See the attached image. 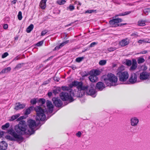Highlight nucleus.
Instances as JSON below:
<instances>
[{
	"instance_id": "nucleus-1",
	"label": "nucleus",
	"mask_w": 150,
	"mask_h": 150,
	"mask_svg": "<svg viewBox=\"0 0 150 150\" xmlns=\"http://www.w3.org/2000/svg\"><path fill=\"white\" fill-rule=\"evenodd\" d=\"M36 121H38V120ZM38 121L39 122L38 123L37 125L35 120L32 119L28 120V125L29 127V129H26V126L25 124V121H21L20 124L15 126L14 128L15 130L12 128L7 130L6 133H9L12 136L7 135L5 136V138L6 139L10 141H16L17 142H22L23 139V137L21 135L18 134L22 135L27 134L30 135L34 134L35 131L34 130L35 128L37 126L41 124L40 121L41 122L42 121L39 120Z\"/></svg>"
},
{
	"instance_id": "nucleus-2",
	"label": "nucleus",
	"mask_w": 150,
	"mask_h": 150,
	"mask_svg": "<svg viewBox=\"0 0 150 150\" xmlns=\"http://www.w3.org/2000/svg\"><path fill=\"white\" fill-rule=\"evenodd\" d=\"M47 110L42 109L40 106H37L34 108L36 112V119L37 120L43 121L46 119V115L45 113H51L53 111V106L52 102L49 100H47L46 102Z\"/></svg>"
},
{
	"instance_id": "nucleus-3",
	"label": "nucleus",
	"mask_w": 150,
	"mask_h": 150,
	"mask_svg": "<svg viewBox=\"0 0 150 150\" xmlns=\"http://www.w3.org/2000/svg\"><path fill=\"white\" fill-rule=\"evenodd\" d=\"M81 89H78V91L72 90L74 93L73 97H81L83 96L85 93V91L87 90L86 94L91 96L93 97H95L96 96V92L94 89L93 87L91 85L90 86H84Z\"/></svg>"
},
{
	"instance_id": "nucleus-4",
	"label": "nucleus",
	"mask_w": 150,
	"mask_h": 150,
	"mask_svg": "<svg viewBox=\"0 0 150 150\" xmlns=\"http://www.w3.org/2000/svg\"><path fill=\"white\" fill-rule=\"evenodd\" d=\"M104 80L107 86H111L117 85V78L114 74L110 73L104 78Z\"/></svg>"
},
{
	"instance_id": "nucleus-5",
	"label": "nucleus",
	"mask_w": 150,
	"mask_h": 150,
	"mask_svg": "<svg viewBox=\"0 0 150 150\" xmlns=\"http://www.w3.org/2000/svg\"><path fill=\"white\" fill-rule=\"evenodd\" d=\"M69 93L65 91L61 92L60 94V96L62 100L64 101L68 100L70 102H72L74 100L73 97L74 95V93L73 92L72 89H69Z\"/></svg>"
},
{
	"instance_id": "nucleus-6",
	"label": "nucleus",
	"mask_w": 150,
	"mask_h": 150,
	"mask_svg": "<svg viewBox=\"0 0 150 150\" xmlns=\"http://www.w3.org/2000/svg\"><path fill=\"white\" fill-rule=\"evenodd\" d=\"M117 74L119 78V80L123 82L125 81L129 76V74L127 71H124L123 72H117Z\"/></svg>"
},
{
	"instance_id": "nucleus-7",
	"label": "nucleus",
	"mask_w": 150,
	"mask_h": 150,
	"mask_svg": "<svg viewBox=\"0 0 150 150\" xmlns=\"http://www.w3.org/2000/svg\"><path fill=\"white\" fill-rule=\"evenodd\" d=\"M122 21V20L120 18L113 19L109 21V23L110 25L113 27L121 26L126 24V23H118L121 22Z\"/></svg>"
},
{
	"instance_id": "nucleus-8",
	"label": "nucleus",
	"mask_w": 150,
	"mask_h": 150,
	"mask_svg": "<svg viewBox=\"0 0 150 150\" xmlns=\"http://www.w3.org/2000/svg\"><path fill=\"white\" fill-rule=\"evenodd\" d=\"M52 101L56 107H60L62 105L61 100L58 98H52Z\"/></svg>"
},
{
	"instance_id": "nucleus-9",
	"label": "nucleus",
	"mask_w": 150,
	"mask_h": 150,
	"mask_svg": "<svg viewBox=\"0 0 150 150\" xmlns=\"http://www.w3.org/2000/svg\"><path fill=\"white\" fill-rule=\"evenodd\" d=\"M137 75L135 73L132 74L131 75L129 79V83L128 84H133L137 82Z\"/></svg>"
},
{
	"instance_id": "nucleus-10",
	"label": "nucleus",
	"mask_w": 150,
	"mask_h": 150,
	"mask_svg": "<svg viewBox=\"0 0 150 150\" xmlns=\"http://www.w3.org/2000/svg\"><path fill=\"white\" fill-rule=\"evenodd\" d=\"M139 122V120L136 117H133L130 119V123L131 126H137Z\"/></svg>"
},
{
	"instance_id": "nucleus-11",
	"label": "nucleus",
	"mask_w": 150,
	"mask_h": 150,
	"mask_svg": "<svg viewBox=\"0 0 150 150\" xmlns=\"http://www.w3.org/2000/svg\"><path fill=\"white\" fill-rule=\"evenodd\" d=\"M149 76L148 73L146 71H143L140 74L139 78L141 80H146L148 79Z\"/></svg>"
},
{
	"instance_id": "nucleus-12",
	"label": "nucleus",
	"mask_w": 150,
	"mask_h": 150,
	"mask_svg": "<svg viewBox=\"0 0 150 150\" xmlns=\"http://www.w3.org/2000/svg\"><path fill=\"white\" fill-rule=\"evenodd\" d=\"M105 87L104 83L101 82H98L96 85V89L100 91L102 90Z\"/></svg>"
},
{
	"instance_id": "nucleus-13",
	"label": "nucleus",
	"mask_w": 150,
	"mask_h": 150,
	"mask_svg": "<svg viewBox=\"0 0 150 150\" xmlns=\"http://www.w3.org/2000/svg\"><path fill=\"white\" fill-rule=\"evenodd\" d=\"M8 146L7 144L4 141L0 142V150H5Z\"/></svg>"
},
{
	"instance_id": "nucleus-14",
	"label": "nucleus",
	"mask_w": 150,
	"mask_h": 150,
	"mask_svg": "<svg viewBox=\"0 0 150 150\" xmlns=\"http://www.w3.org/2000/svg\"><path fill=\"white\" fill-rule=\"evenodd\" d=\"M90 75L88 77L90 81L92 82H96L98 81V77L96 75L90 74Z\"/></svg>"
},
{
	"instance_id": "nucleus-15",
	"label": "nucleus",
	"mask_w": 150,
	"mask_h": 150,
	"mask_svg": "<svg viewBox=\"0 0 150 150\" xmlns=\"http://www.w3.org/2000/svg\"><path fill=\"white\" fill-rule=\"evenodd\" d=\"M74 86H77V88L78 89H81L83 88V86H84L83 85L82 83L81 82H78L76 81H74L72 82Z\"/></svg>"
},
{
	"instance_id": "nucleus-16",
	"label": "nucleus",
	"mask_w": 150,
	"mask_h": 150,
	"mask_svg": "<svg viewBox=\"0 0 150 150\" xmlns=\"http://www.w3.org/2000/svg\"><path fill=\"white\" fill-rule=\"evenodd\" d=\"M25 107V105L24 104H21L20 103L16 104V106L14 109L16 110L23 109Z\"/></svg>"
},
{
	"instance_id": "nucleus-17",
	"label": "nucleus",
	"mask_w": 150,
	"mask_h": 150,
	"mask_svg": "<svg viewBox=\"0 0 150 150\" xmlns=\"http://www.w3.org/2000/svg\"><path fill=\"white\" fill-rule=\"evenodd\" d=\"M132 65L129 69V70L131 71L135 70L137 67V62L135 59H132Z\"/></svg>"
},
{
	"instance_id": "nucleus-18",
	"label": "nucleus",
	"mask_w": 150,
	"mask_h": 150,
	"mask_svg": "<svg viewBox=\"0 0 150 150\" xmlns=\"http://www.w3.org/2000/svg\"><path fill=\"white\" fill-rule=\"evenodd\" d=\"M129 43V42L127 39H124L119 42V45L121 46H124L127 45Z\"/></svg>"
},
{
	"instance_id": "nucleus-19",
	"label": "nucleus",
	"mask_w": 150,
	"mask_h": 150,
	"mask_svg": "<svg viewBox=\"0 0 150 150\" xmlns=\"http://www.w3.org/2000/svg\"><path fill=\"white\" fill-rule=\"evenodd\" d=\"M147 22L146 20H140L138 21L137 25L140 26H144L146 25V23Z\"/></svg>"
},
{
	"instance_id": "nucleus-20",
	"label": "nucleus",
	"mask_w": 150,
	"mask_h": 150,
	"mask_svg": "<svg viewBox=\"0 0 150 150\" xmlns=\"http://www.w3.org/2000/svg\"><path fill=\"white\" fill-rule=\"evenodd\" d=\"M46 0H42L40 4V6L42 9H44L46 6Z\"/></svg>"
},
{
	"instance_id": "nucleus-21",
	"label": "nucleus",
	"mask_w": 150,
	"mask_h": 150,
	"mask_svg": "<svg viewBox=\"0 0 150 150\" xmlns=\"http://www.w3.org/2000/svg\"><path fill=\"white\" fill-rule=\"evenodd\" d=\"M100 73V71L97 69H95L93 71H91L90 72V74H92L96 75V76L99 75Z\"/></svg>"
},
{
	"instance_id": "nucleus-22",
	"label": "nucleus",
	"mask_w": 150,
	"mask_h": 150,
	"mask_svg": "<svg viewBox=\"0 0 150 150\" xmlns=\"http://www.w3.org/2000/svg\"><path fill=\"white\" fill-rule=\"evenodd\" d=\"M32 109V108L31 106L29 108L26 109V110L24 111V114L26 115L29 114L30 113Z\"/></svg>"
},
{
	"instance_id": "nucleus-23",
	"label": "nucleus",
	"mask_w": 150,
	"mask_h": 150,
	"mask_svg": "<svg viewBox=\"0 0 150 150\" xmlns=\"http://www.w3.org/2000/svg\"><path fill=\"white\" fill-rule=\"evenodd\" d=\"M34 27L33 25V24H30L26 29V32L28 33H30L33 29Z\"/></svg>"
},
{
	"instance_id": "nucleus-24",
	"label": "nucleus",
	"mask_w": 150,
	"mask_h": 150,
	"mask_svg": "<svg viewBox=\"0 0 150 150\" xmlns=\"http://www.w3.org/2000/svg\"><path fill=\"white\" fill-rule=\"evenodd\" d=\"M11 70V68L10 67L6 68L3 70H2L1 72V73H7L10 71Z\"/></svg>"
},
{
	"instance_id": "nucleus-25",
	"label": "nucleus",
	"mask_w": 150,
	"mask_h": 150,
	"mask_svg": "<svg viewBox=\"0 0 150 150\" xmlns=\"http://www.w3.org/2000/svg\"><path fill=\"white\" fill-rule=\"evenodd\" d=\"M61 89L60 87H57L53 91V93L55 95L60 92Z\"/></svg>"
},
{
	"instance_id": "nucleus-26",
	"label": "nucleus",
	"mask_w": 150,
	"mask_h": 150,
	"mask_svg": "<svg viewBox=\"0 0 150 150\" xmlns=\"http://www.w3.org/2000/svg\"><path fill=\"white\" fill-rule=\"evenodd\" d=\"M20 116V114H18L16 115H13L11 117V119L10 120V121H13L17 119Z\"/></svg>"
},
{
	"instance_id": "nucleus-27",
	"label": "nucleus",
	"mask_w": 150,
	"mask_h": 150,
	"mask_svg": "<svg viewBox=\"0 0 150 150\" xmlns=\"http://www.w3.org/2000/svg\"><path fill=\"white\" fill-rule=\"evenodd\" d=\"M125 69V67L123 65H122L120 67L118 68L117 72H123Z\"/></svg>"
},
{
	"instance_id": "nucleus-28",
	"label": "nucleus",
	"mask_w": 150,
	"mask_h": 150,
	"mask_svg": "<svg viewBox=\"0 0 150 150\" xmlns=\"http://www.w3.org/2000/svg\"><path fill=\"white\" fill-rule=\"evenodd\" d=\"M131 13V11H126L124 13H120L119 15H117L115 16V17H116L117 16H124L126 15H127L130 13Z\"/></svg>"
},
{
	"instance_id": "nucleus-29",
	"label": "nucleus",
	"mask_w": 150,
	"mask_h": 150,
	"mask_svg": "<svg viewBox=\"0 0 150 150\" xmlns=\"http://www.w3.org/2000/svg\"><path fill=\"white\" fill-rule=\"evenodd\" d=\"M10 126L9 123H6L5 125H3L1 127V128L2 129L5 130L7 129Z\"/></svg>"
},
{
	"instance_id": "nucleus-30",
	"label": "nucleus",
	"mask_w": 150,
	"mask_h": 150,
	"mask_svg": "<svg viewBox=\"0 0 150 150\" xmlns=\"http://www.w3.org/2000/svg\"><path fill=\"white\" fill-rule=\"evenodd\" d=\"M145 61V59L142 57H139L137 60V62L138 64H140L143 63Z\"/></svg>"
},
{
	"instance_id": "nucleus-31",
	"label": "nucleus",
	"mask_w": 150,
	"mask_h": 150,
	"mask_svg": "<svg viewBox=\"0 0 150 150\" xmlns=\"http://www.w3.org/2000/svg\"><path fill=\"white\" fill-rule=\"evenodd\" d=\"M106 63V61L105 60H102L100 61L99 64L100 65L103 66Z\"/></svg>"
},
{
	"instance_id": "nucleus-32",
	"label": "nucleus",
	"mask_w": 150,
	"mask_h": 150,
	"mask_svg": "<svg viewBox=\"0 0 150 150\" xmlns=\"http://www.w3.org/2000/svg\"><path fill=\"white\" fill-rule=\"evenodd\" d=\"M132 64V61L130 60L126 59L125 62V64L128 66H130Z\"/></svg>"
},
{
	"instance_id": "nucleus-33",
	"label": "nucleus",
	"mask_w": 150,
	"mask_h": 150,
	"mask_svg": "<svg viewBox=\"0 0 150 150\" xmlns=\"http://www.w3.org/2000/svg\"><path fill=\"white\" fill-rule=\"evenodd\" d=\"M45 99L44 98H40V99L38 102L39 103H40L42 105L45 104Z\"/></svg>"
},
{
	"instance_id": "nucleus-34",
	"label": "nucleus",
	"mask_w": 150,
	"mask_h": 150,
	"mask_svg": "<svg viewBox=\"0 0 150 150\" xmlns=\"http://www.w3.org/2000/svg\"><path fill=\"white\" fill-rule=\"evenodd\" d=\"M84 57H79L77 58L76 59V61L78 62H80L82 61L84 59Z\"/></svg>"
},
{
	"instance_id": "nucleus-35",
	"label": "nucleus",
	"mask_w": 150,
	"mask_h": 150,
	"mask_svg": "<svg viewBox=\"0 0 150 150\" xmlns=\"http://www.w3.org/2000/svg\"><path fill=\"white\" fill-rule=\"evenodd\" d=\"M143 12L145 14L147 15L150 12V8H148L144 9Z\"/></svg>"
},
{
	"instance_id": "nucleus-36",
	"label": "nucleus",
	"mask_w": 150,
	"mask_h": 150,
	"mask_svg": "<svg viewBox=\"0 0 150 150\" xmlns=\"http://www.w3.org/2000/svg\"><path fill=\"white\" fill-rule=\"evenodd\" d=\"M69 40H66L64 42L62 43H60L59 45L60 48H61L62 47H63L64 45H65L67 43L69 42Z\"/></svg>"
},
{
	"instance_id": "nucleus-37",
	"label": "nucleus",
	"mask_w": 150,
	"mask_h": 150,
	"mask_svg": "<svg viewBox=\"0 0 150 150\" xmlns=\"http://www.w3.org/2000/svg\"><path fill=\"white\" fill-rule=\"evenodd\" d=\"M66 2V1L64 0H62L60 1H57V3H58L59 4L61 5L63 4H64Z\"/></svg>"
},
{
	"instance_id": "nucleus-38",
	"label": "nucleus",
	"mask_w": 150,
	"mask_h": 150,
	"mask_svg": "<svg viewBox=\"0 0 150 150\" xmlns=\"http://www.w3.org/2000/svg\"><path fill=\"white\" fill-rule=\"evenodd\" d=\"M74 9V7L71 5H70L69 7H67V9H69L71 11H72Z\"/></svg>"
},
{
	"instance_id": "nucleus-39",
	"label": "nucleus",
	"mask_w": 150,
	"mask_h": 150,
	"mask_svg": "<svg viewBox=\"0 0 150 150\" xmlns=\"http://www.w3.org/2000/svg\"><path fill=\"white\" fill-rule=\"evenodd\" d=\"M18 20H21L22 19V12L21 11H20L19 12L18 15Z\"/></svg>"
},
{
	"instance_id": "nucleus-40",
	"label": "nucleus",
	"mask_w": 150,
	"mask_h": 150,
	"mask_svg": "<svg viewBox=\"0 0 150 150\" xmlns=\"http://www.w3.org/2000/svg\"><path fill=\"white\" fill-rule=\"evenodd\" d=\"M37 102L36 99L33 98L31 100L30 102L33 105L35 104Z\"/></svg>"
},
{
	"instance_id": "nucleus-41",
	"label": "nucleus",
	"mask_w": 150,
	"mask_h": 150,
	"mask_svg": "<svg viewBox=\"0 0 150 150\" xmlns=\"http://www.w3.org/2000/svg\"><path fill=\"white\" fill-rule=\"evenodd\" d=\"M62 89L63 90V91H66V90H67V92H69V89H71V88H69V87L66 86H62Z\"/></svg>"
},
{
	"instance_id": "nucleus-42",
	"label": "nucleus",
	"mask_w": 150,
	"mask_h": 150,
	"mask_svg": "<svg viewBox=\"0 0 150 150\" xmlns=\"http://www.w3.org/2000/svg\"><path fill=\"white\" fill-rule=\"evenodd\" d=\"M116 48L115 47H110L108 48V50L109 52L113 51L115 50Z\"/></svg>"
},
{
	"instance_id": "nucleus-43",
	"label": "nucleus",
	"mask_w": 150,
	"mask_h": 150,
	"mask_svg": "<svg viewBox=\"0 0 150 150\" xmlns=\"http://www.w3.org/2000/svg\"><path fill=\"white\" fill-rule=\"evenodd\" d=\"M23 64V63H22V64L20 63V64H18L16 65V67H15V69H19L21 68Z\"/></svg>"
},
{
	"instance_id": "nucleus-44",
	"label": "nucleus",
	"mask_w": 150,
	"mask_h": 150,
	"mask_svg": "<svg viewBox=\"0 0 150 150\" xmlns=\"http://www.w3.org/2000/svg\"><path fill=\"white\" fill-rule=\"evenodd\" d=\"M43 43V41H40L36 44V45L37 47L40 46L42 45Z\"/></svg>"
},
{
	"instance_id": "nucleus-45",
	"label": "nucleus",
	"mask_w": 150,
	"mask_h": 150,
	"mask_svg": "<svg viewBox=\"0 0 150 150\" xmlns=\"http://www.w3.org/2000/svg\"><path fill=\"white\" fill-rule=\"evenodd\" d=\"M8 55V54L7 52H6L4 53L2 55V58H4L7 57Z\"/></svg>"
},
{
	"instance_id": "nucleus-46",
	"label": "nucleus",
	"mask_w": 150,
	"mask_h": 150,
	"mask_svg": "<svg viewBox=\"0 0 150 150\" xmlns=\"http://www.w3.org/2000/svg\"><path fill=\"white\" fill-rule=\"evenodd\" d=\"M24 119V117L23 116H21L20 117L18 118L17 120V121H20V122L19 123V124H21V121H22V120H23Z\"/></svg>"
},
{
	"instance_id": "nucleus-47",
	"label": "nucleus",
	"mask_w": 150,
	"mask_h": 150,
	"mask_svg": "<svg viewBox=\"0 0 150 150\" xmlns=\"http://www.w3.org/2000/svg\"><path fill=\"white\" fill-rule=\"evenodd\" d=\"M43 65L42 64L39 65L38 67V69L40 70V71H42L44 69L43 68Z\"/></svg>"
},
{
	"instance_id": "nucleus-48",
	"label": "nucleus",
	"mask_w": 150,
	"mask_h": 150,
	"mask_svg": "<svg viewBox=\"0 0 150 150\" xmlns=\"http://www.w3.org/2000/svg\"><path fill=\"white\" fill-rule=\"evenodd\" d=\"M96 10H88L86 11L85 13H92L94 11H95Z\"/></svg>"
},
{
	"instance_id": "nucleus-49",
	"label": "nucleus",
	"mask_w": 150,
	"mask_h": 150,
	"mask_svg": "<svg viewBox=\"0 0 150 150\" xmlns=\"http://www.w3.org/2000/svg\"><path fill=\"white\" fill-rule=\"evenodd\" d=\"M131 36H134L135 37H138L139 36L138 35V33H132L131 34Z\"/></svg>"
},
{
	"instance_id": "nucleus-50",
	"label": "nucleus",
	"mask_w": 150,
	"mask_h": 150,
	"mask_svg": "<svg viewBox=\"0 0 150 150\" xmlns=\"http://www.w3.org/2000/svg\"><path fill=\"white\" fill-rule=\"evenodd\" d=\"M97 44V43L96 42H92L90 45V47H94V46Z\"/></svg>"
},
{
	"instance_id": "nucleus-51",
	"label": "nucleus",
	"mask_w": 150,
	"mask_h": 150,
	"mask_svg": "<svg viewBox=\"0 0 150 150\" xmlns=\"http://www.w3.org/2000/svg\"><path fill=\"white\" fill-rule=\"evenodd\" d=\"M60 48H61L59 46H56L55 48H54L53 49V51H55L56 50H59V49H60Z\"/></svg>"
},
{
	"instance_id": "nucleus-52",
	"label": "nucleus",
	"mask_w": 150,
	"mask_h": 150,
	"mask_svg": "<svg viewBox=\"0 0 150 150\" xmlns=\"http://www.w3.org/2000/svg\"><path fill=\"white\" fill-rule=\"evenodd\" d=\"M145 42V40H139L138 41V43H139L140 44H142V43Z\"/></svg>"
},
{
	"instance_id": "nucleus-53",
	"label": "nucleus",
	"mask_w": 150,
	"mask_h": 150,
	"mask_svg": "<svg viewBox=\"0 0 150 150\" xmlns=\"http://www.w3.org/2000/svg\"><path fill=\"white\" fill-rule=\"evenodd\" d=\"M81 133L80 131L78 132L77 133H76V136L79 137H81Z\"/></svg>"
},
{
	"instance_id": "nucleus-54",
	"label": "nucleus",
	"mask_w": 150,
	"mask_h": 150,
	"mask_svg": "<svg viewBox=\"0 0 150 150\" xmlns=\"http://www.w3.org/2000/svg\"><path fill=\"white\" fill-rule=\"evenodd\" d=\"M47 32L45 30H44L42 31L41 33V35L43 36Z\"/></svg>"
},
{
	"instance_id": "nucleus-55",
	"label": "nucleus",
	"mask_w": 150,
	"mask_h": 150,
	"mask_svg": "<svg viewBox=\"0 0 150 150\" xmlns=\"http://www.w3.org/2000/svg\"><path fill=\"white\" fill-rule=\"evenodd\" d=\"M4 132L0 130V137H2L4 134Z\"/></svg>"
},
{
	"instance_id": "nucleus-56",
	"label": "nucleus",
	"mask_w": 150,
	"mask_h": 150,
	"mask_svg": "<svg viewBox=\"0 0 150 150\" xmlns=\"http://www.w3.org/2000/svg\"><path fill=\"white\" fill-rule=\"evenodd\" d=\"M4 28L6 29L8 28V25L7 24H4L3 25Z\"/></svg>"
},
{
	"instance_id": "nucleus-57",
	"label": "nucleus",
	"mask_w": 150,
	"mask_h": 150,
	"mask_svg": "<svg viewBox=\"0 0 150 150\" xmlns=\"http://www.w3.org/2000/svg\"><path fill=\"white\" fill-rule=\"evenodd\" d=\"M48 96L49 97L51 96L52 95V92H49L47 93Z\"/></svg>"
},
{
	"instance_id": "nucleus-58",
	"label": "nucleus",
	"mask_w": 150,
	"mask_h": 150,
	"mask_svg": "<svg viewBox=\"0 0 150 150\" xmlns=\"http://www.w3.org/2000/svg\"><path fill=\"white\" fill-rule=\"evenodd\" d=\"M20 59V57H18V56H17V57H16L14 59H13V60H19V59Z\"/></svg>"
},
{
	"instance_id": "nucleus-59",
	"label": "nucleus",
	"mask_w": 150,
	"mask_h": 150,
	"mask_svg": "<svg viewBox=\"0 0 150 150\" xmlns=\"http://www.w3.org/2000/svg\"><path fill=\"white\" fill-rule=\"evenodd\" d=\"M74 86L73 85L72 83H71L69 85V87L70 88H71H71H72Z\"/></svg>"
},
{
	"instance_id": "nucleus-60",
	"label": "nucleus",
	"mask_w": 150,
	"mask_h": 150,
	"mask_svg": "<svg viewBox=\"0 0 150 150\" xmlns=\"http://www.w3.org/2000/svg\"><path fill=\"white\" fill-rule=\"evenodd\" d=\"M17 1V0H13L11 1V2L13 4H15Z\"/></svg>"
},
{
	"instance_id": "nucleus-61",
	"label": "nucleus",
	"mask_w": 150,
	"mask_h": 150,
	"mask_svg": "<svg viewBox=\"0 0 150 150\" xmlns=\"http://www.w3.org/2000/svg\"><path fill=\"white\" fill-rule=\"evenodd\" d=\"M147 53V51H142L141 52V53L142 54H145L146 53Z\"/></svg>"
},
{
	"instance_id": "nucleus-62",
	"label": "nucleus",
	"mask_w": 150,
	"mask_h": 150,
	"mask_svg": "<svg viewBox=\"0 0 150 150\" xmlns=\"http://www.w3.org/2000/svg\"><path fill=\"white\" fill-rule=\"evenodd\" d=\"M71 67L73 70L75 69H76V67L75 66H71Z\"/></svg>"
},
{
	"instance_id": "nucleus-63",
	"label": "nucleus",
	"mask_w": 150,
	"mask_h": 150,
	"mask_svg": "<svg viewBox=\"0 0 150 150\" xmlns=\"http://www.w3.org/2000/svg\"><path fill=\"white\" fill-rule=\"evenodd\" d=\"M81 3L79 2L78 1V3L77 4V5H79V6H81Z\"/></svg>"
},
{
	"instance_id": "nucleus-64",
	"label": "nucleus",
	"mask_w": 150,
	"mask_h": 150,
	"mask_svg": "<svg viewBox=\"0 0 150 150\" xmlns=\"http://www.w3.org/2000/svg\"><path fill=\"white\" fill-rule=\"evenodd\" d=\"M52 57H49L47 59V60H49L50 58H51L52 59Z\"/></svg>"
}]
</instances>
